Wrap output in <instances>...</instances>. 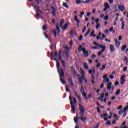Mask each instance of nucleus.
Segmentation results:
<instances>
[{"label": "nucleus", "instance_id": "nucleus-1", "mask_svg": "<svg viewBox=\"0 0 128 128\" xmlns=\"http://www.w3.org/2000/svg\"><path fill=\"white\" fill-rule=\"evenodd\" d=\"M79 110H80V114H81L80 120L83 122H86V116L84 114V108L82 106V104H78Z\"/></svg>", "mask_w": 128, "mask_h": 128}, {"label": "nucleus", "instance_id": "nucleus-2", "mask_svg": "<svg viewBox=\"0 0 128 128\" xmlns=\"http://www.w3.org/2000/svg\"><path fill=\"white\" fill-rule=\"evenodd\" d=\"M60 76V80L63 84H66V80H62V78H64V69L61 68V73L59 74Z\"/></svg>", "mask_w": 128, "mask_h": 128}, {"label": "nucleus", "instance_id": "nucleus-3", "mask_svg": "<svg viewBox=\"0 0 128 128\" xmlns=\"http://www.w3.org/2000/svg\"><path fill=\"white\" fill-rule=\"evenodd\" d=\"M69 100H70V104L71 106V108L72 111L73 112V114H76V106H74V102L72 101V94H70L69 96Z\"/></svg>", "mask_w": 128, "mask_h": 128}, {"label": "nucleus", "instance_id": "nucleus-4", "mask_svg": "<svg viewBox=\"0 0 128 128\" xmlns=\"http://www.w3.org/2000/svg\"><path fill=\"white\" fill-rule=\"evenodd\" d=\"M80 92L84 96L85 100L88 101V96H86V93L84 92V86L82 85L81 86V89H80Z\"/></svg>", "mask_w": 128, "mask_h": 128}, {"label": "nucleus", "instance_id": "nucleus-5", "mask_svg": "<svg viewBox=\"0 0 128 128\" xmlns=\"http://www.w3.org/2000/svg\"><path fill=\"white\" fill-rule=\"evenodd\" d=\"M73 75L76 76H78V80L79 81L80 84H82V76L80 74H76V71H73L72 72Z\"/></svg>", "mask_w": 128, "mask_h": 128}, {"label": "nucleus", "instance_id": "nucleus-6", "mask_svg": "<svg viewBox=\"0 0 128 128\" xmlns=\"http://www.w3.org/2000/svg\"><path fill=\"white\" fill-rule=\"evenodd\" d=\"M82 52H83L84 56H86V58H88V51L86 50V48H82Z\"/></svg>", "mask_w": 128, "mask_h": 128}, {"label": "nucleus", "instance_id": "nucleus-7", "mask_svg": "<svg viewBox=\"0 0 128 128\" xmlns=\"http://www.w3.org/2000/svg\"><path fill=\"white\" fill-rule=\"evenodd\" d=\"M108 78V74H106L105 76H103V78L104 80H104L102 82H104V84L105 82H110V78Z\"/></svg>", "mask_w": 128, "mask_h": 128}, {"label": "nucleus", "instance_id": "nucleus-8", "mask_svg": "<svg viewBox=\"0 0 128 128\" xmlns=\"http://www.w3.org/2000/svg\"><path fill=\"white\" fill-rule=\"evenodd\" d=\"M50 8L53 10L52 12V14L54 16H56V8L54 6H51Z\"/></svg>", "mask_w": 128, "mask_h": 128}, {"label": "nucleus", "instance_id": "nucleus-9", "mask_svg": "<svg viewBox=\"0 0 128 128\" xmlns=\"http://www.w3.org/2000/svg\"><path fill=\"white\" fill-rule=\"evenodd\" d=\"M56 66L57 68L58 72V74H61L62 70H60V62L57 61Z\"/></svg>", "mask_w": 128, "mask_h": 128}, {"label": "nucleus", "instance_id": "nucleus-10", "mask_svg": "<svg viewBox=\"0 0 128 128\" xmlns=\"http://www.w3.org/2000/svg\"><path fill=\"white\" fill-rule=\"evenodd\" d=\"M80 74L82 78V80H86L84 78V71L82 68H80Z\"/></svg>", "mask_w": 128, "mask_h": 128}, {"label": "nucleus", "instance_id": "nucleus-11", "mask_svg": "<svg viewBox=\"0 0 128 128\" xmlns=\"http://www.w3.org/2000/svg\"><path fill=\"white\" fill-rule=\"evenodd\" d=\"M74 20H75V22H77V26L78 28V26H80V21L78 20V16H76V15L74 16Z\"/></svg>", "mask_w": 128, "mask_h": 128}, {"label": "nucleus", "instance_id": "nucleus-12", "mask_svg": "<svg viewBox=\"0 0 128 128\" xmlns=\"http://www.w3.org/2000/svg\"><path fill=\"white\" fill-rule=\"evenodd\" d=\"M68 28V22L66 23L64 26H62V28H61L63 30H66Z\"/></svg>", "mask_w": 128, "mask_h": 128}, {"label": "nucleus", "instance_id": "nucleus-13", "mask_svg": "<svg viewBox=\"0 0 128 128\" xmlns=\"http://www.w3.org/2000/svg\"><path fill=\"white\" fill-rule=\"evenodd\" d=\"M124 78H126V76L124 75L123 76H122L120 78V84H124V82H126V79H124Z\"/></svg>", "mask_w": 128, "mask_h": 128}, {"label": "nucleus", "instance_id": "nucleus-14", "mask_svg": "<svg viewBox=\"0 0 128 128\" xmlns=\"http://www.w3.org/2000/svg\"><path fill=\"white\" fill-rule=\"evenodd\" d=\"M74 94L76 98H78L79 102H82V98L80 97V96H78V92H76V91H74Z\"/></svg>", "mask_w": 128, "mask_h": 128}, {"label": "nucleus", "instance_id": "nucleus-15", "mask_svg": "<svg viewBox=\"0 0 128 128\" xmlns=\"http://www.w3.org/2000/svg\"><path fill=\"white\" fill-rule=\"evenodd\" d=\"M118 8L122 12H124V10H126V8H124V6L122 5H119L118 6Z\"/></svg>", "mask_w": 128, "mask_h": 128}, {"label": "nucleus", "instance_id": "nucleus-16", "mask_svg": "<svg viewBox=\"0 0 128 128\" xmlns=\"http://www.w3.org/2000/svg\"><path fill=\"white\" fill-rule=\"evenodd\" d=\"M64 54L66 56V59L67 60H68V58H70V54H68V50H66L64 51Z\"/></svg>", "mask_w": 128, "mask_h": 128}, {"label": "nucleus", "instance_id": "nucleus-17", "mask_svg": "<svg viewBox=\"0 0 128 128\" xmlns=\"http://www.w3.org/2000/svg\"><path fill=\"white\" fill-rule=\"evenodd\" d=\"M112 82H110L107 84V90H110V88H112Z\"/></svg>", "mask_w": 128, "mask_h": 128}, {"label": "nucleus", "instance_id": "nucleus-18", "mask_svg": "<svg viewBox=\"0 0 128 128\" xmlns=\"http://www.w3.org/2000/svg\"><path fill=\"white\" fill-rule=\"evenodd\" d=\"M70 36H76V32H74V30H70Z\"/></svg>", "mask_w": 128, "mask_h": 128}, {"label": "nucleus", "instance_id": "nucleus-19", "mask_svg": "<svg viewBox=\"0 0 128 128\" xmlns=\"http://www.w3.org/2000/svg\"><path fill=\"white\" fill-rule=\"evenodd\" d=\"M110 52H114V46L110 44Z\"/></svg>", "mask_w": 128, "mask_h": 128}, {"label": "nucleus", "instance_id": "nucleus-20", "mask_svg": "<svg viewBox=\"0 0 128 128\" xmlns=\"http://www.w3.org/2000/svg\"><path fill=\"white\" fill-rule=\"evenodd\" d=\"M82 48H82V45H80L78 48V52H80L82 51Z\"/></svg>", "mask_w": 128, "mask_h": 128}, {"label": "nucleus", "instance_id": "nucleus-21", "mask_svg": "<svg viewBox=\"0 0 128 128\" xmlns=\"http://www.w3.org/2000/svg\"><path fill=\"white\" fill-rule=\"evenodd\" d=\"M84 66V68H85L86 70H88V64H86V62H84L83 64Z\"/></svg>", "mask_w": 128, "mask_h": 128}, {"label": "nucleus", "instance_id": "nucleus-22", "mask_svg": "<svg viewBox=\"0 0 128 128\" xmlns=\"http://www.w3.org/2000/svg\"><path fill=\"white\" fill-rule=\"evenodd\" d=\"M64 19H62L60 20V28H62V24H64Z\"/></svg>", "mask_w": 128, "mask_h": 128}, {"label": "nucleus", "instance_id": "nucleus-23", "mask_svg": "<svg viewBox=\"0 0 128 128\" xmlns=\"http://www.w3.org/2000/svg\"><path fill=\"white\" fill-rule=\"evenodd\" d=\"M70 84L72 86H74V82L72 81V77L69 78L68 80Z\"/></svg>", "mask_w": 128, "mask_h": 128}, {"label": "nucleus", "instance_id": "nucleus-24", "mask_svg": "<svg viewBox=\"0 0 128 128\" xmlns=\"http://www.w3.org/2000/svg\"><path fill=\"white\" fill-rule=\"evenodd\" d=\"M126 48H128V46L126 45L123 46L121 48L122 52H124V50H125Z\"/></svg>", "mask_w": 128, "mask_h": 128}, {"label": "nucleus", "instance_id": "nucleus-25", "mask_svg": "<svg viewBox=\"0 0 128 128\" xmlns=\"http://www.w3.org/2000/svg\"><path fill=\"white\" fill-rule=\"evenodd\" d=\"M62 6L64 8H70V6H68V4H66V2H63Z\"/></svg>", "mask_w": 128, "mask_h": 128}, {"label": "nucleus", "instance_id": "nucleus-26", "mask_svg": "<svg viewBox=\"0 0 128 128\" xmlns=\"http://www.w3.org/2000/svg\"><path fill=\"white\" fill-rule=\"evenodd\" d=\"M104 8H110V4H108V2H106L104 4Z\"/></svg>", "mask_w": 128, "mask_h": 128}, {"label": "nucleus", "instance_id": "nucleus-27", "mask_svg": "<svg viewBox=\"0 0 128 128\" xmlns=\"http://www.w3.org/2000/svg\"><path fill=\"white\" fill-rule=\"evenodd\" d=\"M56 28L58 32H60V26H58V24L56 25Z\"/></svg>", "mask_w": 128, "mask_h": 128}, {"label": "nucleus", "instance_id": "nucleus-28", "mask_svg": "<svg viewBox=\"0 0 128 128\" xmlns=\"http://www.w3.org/2000/svg\"><path fill=\"white\" fill-rule=\"evenodd\" d=\"M114 118H116V120H118L119 118H120V116H118V115L116 114H115L114 116Z\"/></svg>", "mask_w": 128, "mask_h": 128}, {"label": "nucleus", "instance_id": "nucleus-29", "mask_svg": "<svg viewBox=\"0 0 128 128\" xmlns=\"http://www.w3.org/2000/svg\"><path fill=\"white\" fill-rule=\"evenodd\" d=\"M52 32L54 34V36L56 38V30L54 29Z\"/></svg>", "mask_w": 128, "mask_h": 128}, {"label": "nucleus", "instance_id": "nucleus-30", "mask_svg": "<svg viewBox=\"0 0 128 128\" xmlns=\"http://www.w3.org/2000/svg\"><path fill=\"white\" fill-rule=\"evenodd\" d=\"M120 94V90L118 89V90H117V91L116 92L115 94H116V96H118V94Z\"/></svg>", "mask_w": 128, "mask_h": 128}, {"label": "nucleus", "instance_id": "nucleus-31", "mask_svg": "<svg viewBox=\"0 0 128 128\" xmlns=\"http://www.w3.org/2000/svg\"><path fill=\"white\" fill-rule=\"evenodd\" d=\"M100 48H102V50H106V46H102V45H99V47Z\"/></svg>", "mask_w": 128, "mask_h": 128}, {"label": "nucleus", "instance_id": "nucleus-32", "mask_svg": "<svg viewBox=\"0 0 128 128\" xmlns=\"http://www.w3.org/2000/svg\"><path fill=\"white\" fill-rule=\"evenodd\" d=\"M61 62L62 64L63 68H66V62H64V61L61 60Z\"/></svg>", "mask_w": 128, "mask_h": 128}, {"label": "nucleus", "instance_id": "nucleus-33", "mask_svg": "<svg viewBox=\"0 0 128 128\" xmlns=\"http://www.w3.org/2000/svg\"><path fill=\"white\" fill-rule=\"evenodd\" d=\"M122 28L124 30V22L122 21Z\"/></svg>", "mask_w": 128, "mask_h": 128}, {"label": "nucleus", "instance_id": "nucleus-34", "mask_svg": "<svg viewBox=\"0 0 128 128\" xmlns=\"http://www.w3.org/2000/svg\"><path fill=\"white\" fill-rule=\"evenodd\" d=\"M115 46L116 48H120V42H118V43H116Z\"/></svg>", "mask_w": 128, "mask_h": 128}, {"label": "nucleus", "instance_id": "nucleus-35", "mask_svg": "<svg viewBox=\"0 0 128 128\" xmlns=\"http://www.w3.org/2000/svg\"><path fill=\"white\" fill-rule=\"evenodd\" d=\"M42 30H44V31H46V30H48V27H46V25L43 26H42Z\"/></svg>", "mask_w": 128, "mask_h": 128}, {"label": "nucleus", "instance_id": "nucleus-36", "mask_svg": "<svg viewBox=\"0 0 128 128\" xmlns=\"http://www.w3.org/2000/svg\"><path fill=\"white\" fill-rule=\"evenodd\" d=\"M126 70H128V67H126V66L124 67V68H123L124 72H126Z\"/></svg>", "mask_w": 128, "mask_h": 128}, {"label": "nucleus", "instance_id": "nucleus-37", "mask_svg": "<svg viewBox=\"0 0 128 128\" xmlns=\"http://www.w3.org/2000/svg\"><path fill=\"white\" fill-rule=\"evenodd\" d=\"M79 120L78 118H76V117L74 118V122L76 124H78V120Z\"/></svg>", "mask_w": 128, "mask_h": 128}, {"label": "nucleus", "instance_id": "nucleus-38", "mask_svg": "<svg viewBox=\"0 0 128 128\" xmlns=\"http://www.w3.org/2000/svg\"><path fill=\"white\" fill-rule=\"evenodd\" d=\"M106 64H105L104 65H103L102 68L100 69V70H104L106 68Z\"/></svg>", "mask_w": 128, "mask_h": 128}, {"label": "nucleus", "instance_id": "nucleus-39", "mask_svg": "<svg viewBox=\"0 0 128 128\" xmlns=\"http://www.w3.org/2000/svg\"><path fill=\"white\" fill-rule=\"evenodd\" d=\"M70 68V70L72 72H73L76 71V69H74V66H71Z\"/></svg>", "mask_w": 128, "mask_h": 128}, {"label": "nucleus", "instance_id": "nucleus-40", "mask_svg": "<svg viewBox=\"0 0 128 128\" xmlns=\"http://www.w3.org/2000/svg\"><path fill=\"white\" fill-rule=\"evenodd\" d=\"M82 3V1H80V0H76V4H80Z\"/></svg>", "mask_w": 128, "mask_h": 128}, {"label": "nucleus", "instance_id": "nucleus-41", "mask_svg": "<svg viewBox=\"0 0 128 128\" xmlns=\"http://www.w3.org/2000/svg\"><path fill=\"white\" fill-rule=\"evenodd\" d=\"M91 58H96V55L93 54L91 56Z\"/></svg>", "mask_w": 128, "mask_h": 128}, {"label": "nucleus", "instance_id": "nucleus-42", "mask_svg": "<svg viewBox=\"0 0 128 128\" xmlns=\"http://www.w3.org/2000/svg\"><path fill=\"white\" fill-rule=\"evenodd\" d=\"M123 113H124V110H120L118 112L119 114H122Z\"/></svg>", "mask_w": 128, "mask_h": 128}, {"label": "nucleus", "instance_id": "nucleus-43", "mask_svg": "<svg viewBox=\"0 0 128 128\" xmlns=\"http://www.w3.org/2000/svg\"><path fill=\"white\" fill-rule=\"evenodd\" d=\"M86 26H84V28L82 30V34H84V32H86Z\"/></svg>", "mask_w": 128, "mask_h": 128}, {"label": "nucleus", "instance_id": "nucleus-44", "mask_svg": "<svg viewBox=\"0 0 128 128\" xmlns=\"http://www.w3.org/2000/svg\"><path fill=\"white\" fill-rule=\"evenodd\" d=\"M104 20H108V16H106L104 17Z\"/></svg>", "mask_w": 128, "mask_h": 128}, {"label": "nucleus", "instance_id": "nucleus-45", "mask_svg": "<svg viewBox=\"0 0 128 128\" xmlns=\"http://www.w3.org/2000/svg\"><path fill=\"white\" fill-rule=\"evenodd\" d=\"M54 50H52L51 52V56L52 58H54Z\"/></svg>", "mask_w": 128, "mask_h": 128}, {"label": "nucleus", "instance_id": "nucleus-46", "mask_svg": "<svg viewBox=\"0 0 128 128\" xmlns=\"http://www.w3.org/2000/svg\"><path fill=\"white\" fill-rule=\"evenodd\" d=\"M104 82H103V83H102V84H101V86H100V88H104Z\"/></svg>", "mask_w": 128, "mask_h": 128}, {"label": "nucleus", "instance_id": "nucleus-47", "mask_svg": "<svg viewBox=\"0 0 128 128\" xmlns=\"http://www.w3.org/2000/svg\"><path fill=\"white\" fill-rule=\"evenodd\" d=\"M70 92V88H68V86H66V92Z\"/></svg>", "mask_w": 128, "mask_h": 128}, {"label": "nucleus", "instance_id": "nucleus-48", "mask_svg": "<svg viewBox=\"0 0 128 128\" xmlns=\"http://www.w3.org/2000/svg\"><path fill=\"white\" fill-rule=\"evenodd\" d=\"M82 38H84V36L82 35H80L79 38V40H82Z\"/></svg>", "mask_w": 128, "mask_h": 128}, {"label": "nucleus", "instance_id": "nucleus-49", "mask_svg": "<svg viewBox=\"0 0 128 128\" xmlns=\"http://www.w3.org/2000/svg\"><path fill=\"white\" fill-rule=\"evenodd\" d=\"M94 46H100V44H98L96 42H94Z\"/></svg>", "mask_w": 128, "mask_h": 128}, {"label": "nucleus", "instance_id": "nucleus-50", "mask_svg": "<svg viewBox=\"0 0 128 128\" xmlns=\"http://www.w3.org/2000/svg\"><path fill=\"white\" fill-rule=\"evenodd\" d=\"M90 28H89L86 34L88 35L90 34Z\"/></svg>", "mask_w": 128, "mask_h": 128}, {"label": "nucleus", "instance_id": "nucleus-51", "mask_svg": "<svg viewBox=\"0 0 128 128\" xmlns=\"http://www.w3.org/2000/svg\"><path fill=\"white\" fill-rule=\"evenodd\" d=\"M90 28H89L86 34L88 35L90 34Z\"/></svg>", "mask_w": 128, "mask_h": 128}, {"label": "nucleus", "instance_id": "nucleus-52", "mask_svg": "<svg viewBox=\"0 0 128 128\" xmlns=\"http://www.w3.org/2000/svg\"><path fill=\"white\" fill-rule=\"evenodd\" d=\"M100 24H97V25L96 26V30H98V28H100Z\"/></svg>", "mask_w": 128, "mask_h": 128}, {"label": "nucleus", "instance_id": "nucleus-53", "mask_svg": "<svg viewBox=\"0 0 128 128\" xmlns=\"http://www.w3.org/2000/svg\"><path fill=\"white\" fill-rule=\"evenodd\" d=\"M128 110V108L127 106L124 107V112H126V110Z\"/></svg>", "mask_w": 128, "mask_h": 128}, {"label": "nucleus", "instance_id": "nucleus-54", "mask_svg": "<svg viewBox=\"0 0 128 128\" xmlns=\"http://www.w3.org/2000/svg\"><path fill=\"white\" fill-rule=\"evenodd\" d=\"M122 106H120L118 108L117 110H122Z\"/></svg>", "mask_w": 128, "mask_h": 128}, {"label": "nucleus", "instance_id": "nucleus-55", "mask_svg": "<svg viewBox=\"0 0 128 128\" xmlns=\"http://www.w3.org/2000/svg\"><path fill=\"white\" fill-rule=\"evenodd\" d=\"M114 30V26H112L110 27V28L109 29V31L110 32H112V30Z\"/></svg>", "mask_w": 128, "mask_h": 128}, {"label": "nucleus", "instance_id": "nucleus-56", "mask_svg": "<svg viewBox=\"0 0 128 128\" xmlns=\"http://www.w3.org/2000/svg\"><path fill=\"white\" fill-rule=\"evenodd\" d=\"M118 40H122V36H119Z\"/></svg>", "mask_w": 128, "mask_h": 128}, {"label": "nucleus", "instance_id": "nucleus-57", "mask_svg": "<svg viewBox=\"0 0 128 128\" xmlns=\"http://www.w3.org/2000/svg\"><path fill=\"white\" fill-rule=\"evenodd\" d=\"M94 30H92L90 34V36H92L94 35Z\"/></svg>", "mask_w": 128, "mask_h": 128}, {"label": "nucleus", "instance_id": "nucleus-58", "mask_svg": "<svg viewBox=\"0 0 128 128\" xmlns=\"http://www.w3.org/2000/svg\"><path fill=\"white\" fill-rule=\"evenodd\" d=\"M104 94H102L100 96V98H104Z\"/></svg>", "mask_w": 128, "mask_h": 128}, {"label": "nucleus", "instance_id": "nucleus-59", "mask_svg": "<svg viewBox=\"0 0 128 128\" xmlns=\"http://www.w3.org/2000/svg\"><path fill=\"white\" fill-rule=\"evenodd\" d=\"M120 84V82H115V86H118V84Z\"/></svg>", "mask_w": 128, "mask_h": 128}, {"label": "nucleus", "instance_id": "nucleus-60", "mask_svg": "<svg viewBox=\"0 0 128 128\" xmlns=\"http://www.w3.org/2000/svg\"><path fill=\"white\" fill-rule=\"evenodd\" d=\"M54 56H58V52L56 51L55 54H54Z\"/></svg>", "mask_w": 128, "mask_h": 128}, {"label": "nucleus", "instance_id": "nucleus-61", "mask_svg": "<svg viewBox=\"0 0 128 128\" xmlns=\"http://www.w3.org/2000/svg\"><path fill=\"white\" fill-rule=\"evenodd\" d=\"M110 78H111V80H113V78H114V76L112 75H110Z\"/></svg>", "mask_w": 128, "mask_h": 128}, {"label": "nucleus", "instance_id": "nucleus-62", "mask_svg": "<svg viewBox=\"0 0 128 128\" xmlns=\"http://www.w3.org/2000/svg\"><path fill=\"white\" fill-rule=\"evenodd\" d=\"M97 112L99 113L100 112V107L97 108Z\"/></svg>", "mask_w": 128, "mask_h": 128}, {"label": "nucleus", "instance_id": "nucleus-63", "mask_svg": "<svg viewBox=\"0 0 128 128\" xmlns=\"http://www.w3.org/2000/svg\"><path fill=\"white\" fill-rule=\"evenodd\" d=\"M116 100V97L115 96H114L113 97H112L111 98V100Z\"/></svg>", "mask_w": 128, "mask_h": 128}, {"label": "nucleus", "instance_id": "nucleus-64", "mask_svg": "<svg viewBox=\"0 0 128 128\" xmlns=\"http://www.w3.org/2000/svg\"><path fill=\"white\" fill-rule=\"evenodd\" d=\"M111 124H112V122H110V121L107 122V124H108V126H110Z\"/></svg>", "mask_w": 128, "mask_h": 128}]
</instances>
